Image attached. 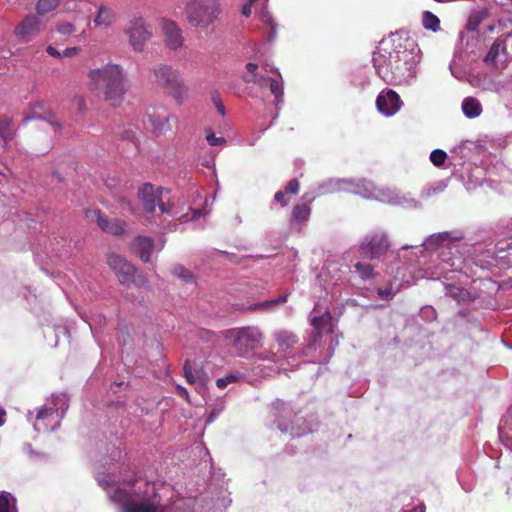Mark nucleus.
<instances>
[{"label": "nucleus", "instance_id": "1", "mask_svg": "<svg viewBox=\"0 0 512 512\" xmlns=\"http://www.w3.org/2000/svg\"><path fill=\"white\" fill-rule=\"evenodd\" d=\"M96 481L118 512H195L182 501L163 506L155 485L134 474L121 478L100 472Z\"/></svg>", "mask_w": 512, "mask_h": 512}, {"label": "nucleus", "instance_id": "2", "mask_svg": "<svg viewBox=\"0 0 512 512\" xmlns=\"http://www.w3.org/2000/svg\"><path fill=\"white\" fill-rule=\"evenodd\" d=\"M373 66L387 84L411 85L417 78L420 49L409 37L392 35L373 53Z\"/></svg>", "mask_w": 512, "mask_h": 512}, {"label": "nucleus", "instance_id": "3", "mask_svg": "<svg viewBox=\"0 0 512 512\" xmlns=\"http://www.w3.org/2000/svg\"><path fill=\"white\" fill-rule=\"evenodd\" d=\"M277 345V351H267L254 355L255 361L267 363L262 375H269L275 372H282L292 369L298 364L295 362L296 354L294 349L298 344V336L287 329H278L272 333Z\"/></svg>", "mask_w": 512, "mask_h": 512}, {"label": "nucleus", "instance_id": "4", "mask_svg": "<svg viewBox=\"0 0 512 512\" xmlns=\"http://www.w3.org/2000/svg\"><path fill=\"white\" fill-rule=\"evenodd\" d=\"M90 87L103 94L112 106L119 105L128 90V81L122 67L107 64L88 73Z\"/></svg>", "mask_w": 512, "mask_h": 512}, {"label": "nucleus", "instance_id": "5", "mask_svg": "<svg viewBox=\"0 0 512 512\" xmlns=\"http://www.w3.org/2000/svg\"><path fill=\"white\" fill-rule=\"evenodd\" d=\"M493 245L487 244L477 238H467L462 240L457 246V254L446 256L444 260L448 261L452 271H461L466 265L473 264L481 269H490L494 264Z\"/></svg>", "mask_w": 512, "mask_h": 512}, {"label": "nucleus", "instance_id": "6", "mask_svg": "<svg viewBox=\"0 0 512 512\" xmlns=\"http://www.w3.org/2000/svg\"><path fill=\"white\" fill-rule=\"evenodd\" d=\"M465 240V234L461 230H449L433 233L422 241V246L427 252L432 265H439L445 269V275L451 270L450 263L444 260L446 256L457 254V246Z\"/></svg>", "mask_w": 512, "mask_h": 512}, {"label": "nucleus", "instance_id": "7", "mask_svg": "<svg viewBox=\"0 0 512 512\" xmlns=\"http://www.w3.org/2000/svg\"><path fill=\"white\" fill-rule=\"evenodd\" d=\"M138 199L143 208L145 218L150 222L157 223L155 219L156 209L159 210V215L173 214L170 190L167 188L144 183L138 189Z\"/></svg>", "mask_w": 512, "mask_h": 512}, {"label": "nucleus", "instance_id": "8", "mask_svg": "<svg viewBox=\"0 0 512 512\" xmlns=\"http://www.w3.org/2000/svg\"><path fill=\"white\" fill-rule=\"evenodd\" d=\"M222 336L241 358L248 357L252 351L260 348L264 341L262 330L254 325L227 329L222 332Z\"/></svg>", "mask_w": 512, "mask_h": 512}, {"label": "nucleus", "instance_id": "9", "mask_svg": "<svg viewBox=\"0 0 512 512\" xmlns=\"http://www.w3.org/2000/svg\"><path fill=\"white\" fill-rule=\"evenodd\" d=\"M69 408V397L66 393L53 395L50 402L38 410L34 429L37 432L56 431Z\"/></svg>", "mask_w": 512, "mask_h": 512}, {"label": "nucleus", "instance_id": "10", "mask_svg": "<svg viewBox=\"0 0 512 512\" xmlns=\"http://www.w3.org/2000/svg\"><path fill=\"white\" fill-rule=\"evenodd\" d=\"M151 73L152 81L168 91L178 104L186 100L188 87L177 69L168 64H158L151 69Z\"/></svg>", "mask_w": 512, "mask_h": 512}, {"label": "nucleus", "instance_id": "11", "mask_svg": "<svg viewBox=\"0 0 512 512\" xmlns=\"http://www.w3.org/2000/svg\"><path fill=\"white\" fill-rule=\"evenodd\" d=\"M337 345L338 340L333 336L326 337L323 343V335L319 331L311 330L304 337L301 355L310 357V362L326 364L332 358Z\"/></svg>", "mask_w": 512, "mask_h": 512}, {"label": "nucleus", "instance_id": "12", "mask_svg": "<svg viewBox=\"0 0 512 512\" xmlns=\"http://www.w3.org/2000/svg\"><path fill=\"white\" fill-rule=\"evenodd\" d=\"M220 12L218 0H189L185 8L187 22L202 29L213 24Z\"/></svg>", "mask_w": 512, "mask_h": 512}, {"label": "nucleus", "instance_id": "13", "mask_svg": "<svg viewBox=\"0 0 512 512\" xmlns=\"http://www.w3.org/2000/svg\"><path fill=\"white\" fill-rule=\"evenodd\" d=\"M397 257L402 259L406 265L418 266L432 279L445 277V269L439 265H432L431 261L428 260L429 256L422 243L420 245H403L397 251Z\"/></svg>", "mask_w": 512, "mask_h": 512}, {"label": "nucleus", "instance_id": "14", "mask_svg": "<svg viewBox=\"0 0 512 512\" xmlns=\"http://www.w3.org/2000/svg\"><path fill=\"white\" fill-rule=\"evenodd\" d=\"M390 245L387 232L377 228L367 232L359 245V251L369 259H380L388 252Z\"/></svg>", "mask_w": 512, "mask_h": 512}, {"label": "nucleus", "instance_id": "15", "mask_svg": "<svg viewBox=\"0 0 512 512\" xmlns=\"http://www.w3.org/2000/svg\"><path fill=\"white\" fill-rule=\"evenodd\" d=\"M128 35L129 43L134 51L141 52L146 43L151 39L152 33L140 15H135L129 21L125 30Z\"/></svg>", "mask_w": 512, "mask_h": 512}, {"label": "nucleus", "instance_id": "16", "mask_svg": "<svg viewBox=\"0 0 512 512\" xmlns=\"http://www.w3.org/2000/svg\"><path fill=\"white\" fill-rule=\"evenodd\" d=\"M275 417L277 420V428L284 434H290L292 437H301L305 434L312 433L315 425L312 422L307 423V426L301 427L298 423H286V419L290 417L291 411L285 407L283 402L277 401L275 403Z\"/></svg>", "mask_w": 512, "mask_h": 512}, {"label": "nucleus", "instance_id": "17", "mask_svg": "<svg viewBox=\"0 0 512 512\" xmlns=\"http://www.w3.org/2000/svg\"><path fill=\"white\" fill-rule=\"evenodd\" d=\"M312 330L319 331L322 335L326 334L327 338L332 336L337 328V320H335L330 311L325 308L320 310L318 305H315L308 318Z\"/></svg>", "mask_w": 512, "mask_h": 512}, {"label": "nucleus", "instance_id": "18", "mask_svg": "<svg viewBox=\"0 0 512 512\" xmlns=\"http://www.w3.org/2000/svg\"><path fill=\"white\" fill-rule=\"evenodd\" d=\"M402 106L400 95L393 89H383L376 98V108L385 117L394 116Z\"/></svg>", "mask_w": 512, "mask_h": 512}, {"label": "nucleus", "instance_id": "19", "mask_svg": "<svg viewBox=\"0 0 512 512\" xmlns=\"http://www.w3.org/2000/svg\"><path fill=\"white\" fill-rule=\"evenodd\" d=\"M107 262L121 284L130 285L135 282L136 268L127 262L124 257L110 254L108 255Z\"/></svg>", "mask_w": 512, "mask_h": 512}, {"label": "nucleus", "instance_id": "20", "mask_svg": "<svg viewBox=\"0 0 512 512\" xmlns=\"http://www.w3.org/2000/svg\"><path fill=\"white\" fill-rule=\"evenodd\" d=\"M147 122L151 131L156 135H163L170 130L169 119L171 114L165 107H150L146 112Z\"/></svg>", "mask_w": 512, "mask_h": 512}, {"label": "nucleus", "instance_id": "21", "mask_svg": "<svg viewBox=\"0 0 512 512\" xmlns=\"http://www.w3.org/2000/svg\"><path fill=\"white\" fill-rule=\"evenodd\" d=\"M41 20L38 15L28 14L15 26L14 35L21 42H30L40 33Z\"/></svg>", "mask_w": 512, "mask_h": 512}, {"label": "nucleus", "instance_id": "22", "mask_svg": "<svg viewBox=\"0 0 512 512\" xmlns=\"http://www.w3.org/2000/svg\"><path fill=\"white\" fill-rule=\"evenodd\" d=\"M346 182L347 178L327 179L322 183H319L313 191L306 193L303 198L306 199L307 202H313L317 197L326 194H332L341 191L346 192Z\"/></svg>", "mask_w": 512, "mask_h": 512}, {"label": "nucleus", "instance_id": "23", "mask_svg": "<svg viewBox=\"0 0 512 512\" xmlns=\"http://www.w3.org/2000/svg\"><path fill=\"white\" fill-rule=\"evenodd\" d=\"M506 48V41L500 38L496 39L484 57V62L490 64L496 69L502 68L507 61V56L509 54L506 52Z\"/></svg>", "mask_w": 512, "mask_h": 512}, {"label": "nucleus", "instance_id": "24", "mask_svg": "<svg viewBox=\"0 0 512 512\" xmlns=\"http://www.w3.org/2000/svg\"><path fill=\"white\" fill-rule=\"evenodd\" d=\"M162 30L165 36V42L169 49L178 50L183 46L184 39L182 36V30L178 25L169 20L162 22Z\"/></svg>", "mask_w": 512, "mask_h": 512}, {"label": "nucleus", "instance_id": "25", "mask_svg": "<svg viewBox=\"0 0 512 512\" xmlns=\"http://www.w3.org/2000/svg\"><path fill=\"white\" fill-rule=\"evenodd\" d=\"M375 185L372 181L367 179H352L347 178L346 192L359 195L366 199H373Z\"/></svg>", "mask_w": 512, "mask_h": 512}, {"label": "nucleus", "instance_id": "26", "mask_svg": "<svg viewBox=\"0 0 512 512\" xmlns=\"http://www.w3.org/2000/svg\"><path fill=\"white\" fill-rule=\"evenodd\" d=\"M93 216L102 231L112 235H122L125 232V222L116 218H108L98 210L93 211Z\"/></svg>", "mask_w": 512, "mask_h": 512}, {"label": "nucleus", "instance_id": "27", "mask_svg": "<svg viewBox=\"0 0 512 512\" xmlns=\"http://www.w3.org/2000/svg\"><path fill=\"white\" fill-rule=\"evenodd\" d=\"M492 251H496L493 266L504 267L512 263V243L504 241L498 242L493 245Z\"/></svg>", "mask_w": 512, "mask_h": 512}, {"label": "nucleus", "instance_id": "28", "mask_svg": "<svg viewBox=\"0 0 512 512\" xmlns=\"http://www.w3.org/2000/svg\"><path fill=\"white\" fill-rule=\"evenodd\" d=\"M153 247L152 238L147 236H137L132 243V250L145 263L150 262Z\"/></svg>", "mask_w": 512, "mask_h": 512}, {"label": "nucleus", "instance_id": "29", "mask_svg": "<svg viewBox=\"0 0 512 512\" xmlns=\"http://www.w3.org/2000/svg\"><path fill=\"white\" fill-rule=\"evenodd\" d=\"M310 202L298 203L293 207L290 223L292 228L300 231L305 223L309 220L311 214Z\"/></svg>", "mask_w": 512, "mask_h": 512}, {"label": "nucleus", "instance_id": "30", "mask_svg": "<svg viewBox=\"0 0 512 512\" xmlns=\"http://www.w3.org/2000/svg\"><path fill=\"white\" fill-rule=\"evenodd\" d=\"M461 109L464 116L468 119L479 117L483 111L480 101L472 96L463 99Z\"/></svg>", "mask_w": 512, "mask_h": 512}, {"label": "nucleus", "instance_id": "31", "mask_svg": "<svg viewBox=\"0 0 512 512\" xmlns=\"http://www.w3.org/2000/svg\"><path fill=\"white\" fill-rule=\"evenodd\" d=\"M391 205L405 209H419L421 207V203L413 198L410 193H403L399 190H396Z\"/></svg>", "mask_w": 512, "mask_h": 512}, {"label": "nucleus", "instance_id": "32", "mask_svg": "<svg viewBox=\"0 0 512 512\" xmlns=\"http://www.w3.org/2000/svg\"><path fill=\"white\" fill-rule=\"evenodd\" d=\"M114 19V10L106 5H100L93 22L96 26L108 28L112 25Z\"/></svg>", "mask_w": 512, "mask_h": 512}, {"label": "nucleus", "instance_id": "33", "mask_svg": "<svg viewBox=\"0 0 512 512\" xmlns=\"http://www.w3.org/2000/svg\"><path fill=\"white\" fill-rule=\"evenodd\" d=\"M183 371H184V375H185V378L188 383H190V384L200 383L201 385L206 384V381L208 379L207 375L201 370L194 372L188 361L185 362Z\"/></svg>", "mask_w": 512, "mask_h": 512}, {"label": "nucleus", "instance_id": "34", "mask_svg": "<svg viewBox=\"0 0 512 512\" xmlns=\"http://www.w3.org/2000/svg\"><path fill=\"white\" fill-rule=\"evenodd\" d=\"M288 295H282L278 298L266 300L262 302L253 303L248 307V310L255 311V310H263V311H271L279 304H283L287 301Z\"/></svg>", "mask_w": 512, "mask_h": 512}, {"label": "nucleus", "instance_id": "35", "mask_svg": "<svg viewBox=\"0 0 512 512\" xmlns=\"http://www.w3.org/2000/svg\"><path fill=\"white\" fill-rule=\"evenodd\" d=\"M352 272L363 281L370 280L376 275L373 265L366 262H356L353 264Z\"/></svg>", "mask_w": 512, "mask_h": 512}, {"label": "nucleus", "instance_id": "36", "mask_svg": "<svg viewBox=\"0 0 512 512\" xmlns=\"http://www.w3.org/2000/svg\"><path fill=\"white\" fill-rule=\"evenodd\" d=\"M445 294L453 299H455L458 303L465 302L469 299V293L467 290L463 289L460 286H456L453 284H446L444 286Z\"/></svg>", "mask_w": 512, "mask_h": 512}, {"label": "nucleus", "instance_id": "37", "mask_svg": "<svg viewBox=\"0 0 512 512\" xmlns=\"http://www.w3.org/2000/svg\"><path fill=\"white\" fill-rule=\"evenodd\" d=\"M396 190L397 189H395V188L376 187L375 186L374 196H373L372 200H376V201L391 205L392 200L395 196Z\"/></svg>", "mask_w": 512, "mask_h": 512}, {"label": "nucleus", "instance_id": "38", "mask_svg": "<svg viewBox=\"0 0 512 512\" xmlns=\"http://www.w3.org/2000/svg\"><path fill=\"white\" fill-rule=\"evenodd\" d=\"M261 21L269 28L267 34L268 42H274L278 34V24L275 21L274 17L272 16L271 13L266 11L262 14Z\"/></svg>", "mask_w": 512, "mask_h": 512}, {"label": "nucleus", "instance_id": "39", "mask_svg": "<svg viewBox=\"0 0 512 512\" xmlns=\"http://www.w3.org/2000/svg\"><path fill=\"white\" fill-rule=\"evenodd\" d=\"M0 512H18L16 498L9 492H0Z\"/></svg>", "mask_w": 512, "mask_h": 512}, {"label": "nucleus", "instance_id": "40", "mask_svg": "<svg viewBox=\"0 0 512 512\" xmlns=\"http://www.w3.org/2000/svg\"><path fill=\"white\" fill-rule=\"evenodd\" d=\"M14 136L12 120L6 116H0V140L4 143L10 141Z\"/></svg>", "mask_w": 512, "mask_h": 512}, {"label": "nucleus", "instance_id": "41", "mask_svg": "<svg viewBox=\"0 0 512 512\" xmlns=\"http://www.w3.org/2000/svg\"><path fill=\"white\" fill-rule=\"evenodd\" d=\"M422 23L425 29L437 32L440 29L439 18L430 11H424L422 15Z\"/></svg>", "mask_w": 512, "mask_h": 512}, {"label": "nucleus", "instance_id": "42", "mask_svg": "<svg viewBox=\"0 0 512 512\" xmlns=\"http://www.w3.org/2000/svg\"><path fill=\"white\" fill-rule=\"evenodd\" d=\"M447 188V183L444 180L438 181L432 185L424 187L421 191V197L426 199L433 195L443 192Z\"/></svg>", "mask_w": 512, "mask_h": 512}, {"label": "nucleus", "instance_id": "43", "mask_svg": "<svg viewBox=\"0 0 512 512\" xmlns=\"http://www.w3.org/2000/svg\"><path fill=\"white\" fill-rule=\"evenodd\" d=\"M270 91L275 96V104L278 106L283 103L284 88L282 80L278 81L273 78H269Z\"/></svg>", "mask_w": 512, "mask_h": 512}, {"label": "nucleus", "instance_id": "44", "mask_svg": "<svg viewBox=\"0 0 512 512\" xmlns=\"http://www.w3.org/2000/svg\"><path fill=\"white\" fill-rule=\"evenodd\" d=\"M60 0H38L36 4L37 15H44L55 10Z\"/></svg>", "mask_w": 512, "mask_h": 512}, {"label": "nucleus", "instance_id": "45", "mask_svg": "<svg viewBox=\"0 0 512 512\" xmlns=\"http://www.w3.org/2000/svg\"><path fill=\"white\" fill-rule=\"evenodd\" d=\"M138 134H139V132L137 131V129H135L134 127L129 125L127 128H125L121 132L120 135H121L122 140L131 142L134 146V149L138 150V146H139V138L137 136Z\"/></svg>", "mask_w": 512, "mask_h": 512}, {"label": "nucleus", "instance_id": "46", "mask_svg": "<svg viewBox=\"0 0 512 512\" xmlns=\"http://www.w3.org/2000/svg\"><path fill=\"white\" fill-rule=\"evenodd\" d=\"M447 158V153L442 149H434L430 153V161L436 167H441L445 163Z\"/></svg>", "mask_w": 512, "mask_h": 512}, {"label": "nucleus", "instance_id": "47", "mask_svg": "<svg viewBox=\"0 0 512 512\" xmlns=\"http://www.w3.org/2000/svg\"><path fill=\"white\" fill-rule=\"evenodd\" d=\"M419 316L426 322H432L436 320L437 312L432 306L426 305L420 309Z\"/></svg>", "mask_w": 512, "mask_h": 512}, {"label": "nucleus", "instance_id": "48", "mask_svg": "<svg viewBox=\"0 0 512 512\" xmlns=\"http://www.w3.org/2000/svg\"><path fill=\"white\" fill-rule=\"evenodd\" d=\"M241 377H242V375L239 373H236V374L231 373V374L226 375L225 377L218 378L216 380V385L218 388L223 389L228 384L237 382Z\"/></svg>", "mask_w": 512, "mask_h": 512}, {"label": "nucleus", "instance_id": "49", "mask_svg": "<svg viewBox=\"0 0 512 512\" xmlns=\"http://www.w3.org/2000/svg\"><path fill=\"white\" fill-rule=\"evenodd\" d=\"M173 274L175 276L185 280L186 282H193V280H194V277L191 274V272L189 270H187L185 267H183L182 265L175 266L173 269Z\"/></svg>", "mask_w": 512, "mask_h": 512}, {"label": "nucleus", "instance_id": "50", "mask_svg": "<svg viewBox=\"0 0 512 512\" xmlns=\"http://www.w3.org/2000/svg\"><path fill=\"white\" fill-rule=\"evenodd\" d=\"M242 80L246 83H250V82L256 83L259 86H264V85H266L267 82H269V78H267L264 75L259 74V73H255L254 75H251V76L243 75Z\"/></svg>", "mask_w": 512, "mask_h": 512}, {"label": "nucleus", "instance_id": "51", "mask_svg": "<svg viewBox=\"0 0 512 512\" xmlns=\"http://www.w3.org/2000/svg\"><path fill=\"white\" fill-rule=\"evenodd\" d=\"M224 404L223 402H219L218 404L214 405L211 410L208 412L207 418H206V424H211L215 421V419L218 417V415L223 411Z\"/></svg>", "mask_w": 512, "mask_h": 512}, {"label": "nucleus", "instance_id": "52", "mask_svg": "<svg viewBox=\"0 0 512 512\" xmlns=\"http://www.w3.org/2000/svg\"><path fill=\"white\" fill-rule=\"evenodd\" d=\"M211 100H212L213 104L215 105V108H216L218 114L221 115L222 117H224L226 115V110H225L224 104L222 102V99H221L219 93L213 92L211 94Z\"/></svg>", "mask_w": 512, "mask_h": 512}, {"label": "nucleus", "instance_id": "53", "mask_svg": "<svg viewBox=\"0 0 512 512\" xmlns=\"http://www.w3.org/2000/svg\"><path fill=\"white\" fill-rule=\"evenodd\" d=\"M206 141L210 146H219L226 142L225 138L217 137L213 132L206 134Z\"/></svg>", "mask_w": 512, "mask_h": 512}, {"label": "nucleus", "instance_id": "54", "mask_svg": "<svg viewBox=\"0 0 512 512\" xmlns=\"http://www.w3.org/2000/svg\"><path fill=\"white\" fill-rule=\"evenodd\" d=\"M290 198L285 191H277L274 195V202L280 204L282 207L288 205Z\"/></svg>", "mask_w": 512, "mask_h": 512}, {"label": "nucleus", "instance_id": "55", "mask_svg": "<svg viewBox=\"0 0 512 512\" xmlns=\"http://www.w3.org/2000/svg\"><path fill=\"white\" fill-rule=\"evenodd\" d=\"M57 31L62 35H69L75 31V26L72 23L63 22L57 26Z\"/></svg>", "mask_w": 512, "mask_h": 512}, {"label": "nucleus", "instance_id": "56", "mask_svg": "<svg viewBox=\"0 0 512 512\" xmlns=\"http://www.w3.org/2000/svg\"><path fill=\"white\" fill-rule=\"evenodd\" d=\"M287 194H297L299 191V182L297 179L290 180L284 190Z\"/></svg>", "mask_w": 512, "mask_h": 512}, {"label": "nucleus", "instance_id": "57", "mask_svg": "<svg viewBox=\"0 0 512 512\" xmlns=\"http://www.w3.org/2000/svg\"><path fill=\"white\" fill-rule=\"evenodd\" d=\"M68 334H69V331L65 326H58L57 328H55V336L57 339L52 346L56 347L58 345V339H59L60 335L67 336Z\"/></svg>", "mask_w": 512, "mask_h": 512}, {"label": "nucleus", "instance_id": "58", "mask_svg": "<svg viewBox=\"0 0 512 512\" xmlns=\"http://www.w3.org/2000/svg\"><path fill=\"white\" fill-rule=\"evenodd\" d=\"M3 5L7 8H14L17 5H24V0H3Z\"/></svg>", "mask_w": 512, "mask_h": 512}, {"label": "nucleus", "instance_id": "59", "mask_svg": "<svg viewBox=\"0 0 512 512\" xmlns=\"http://www.w3.org/2000/svg\"><path fill=\"white\" fill-rule=\"evenodd\" d=\"M378 295L382 299H389L393 296L391 289H378Z\"/></svg>", "mask_w": 512, "mask_h": 512}, {"label": "nucleus", "instance_id": "60", "mask_svg": "<svg viewBox=\"0 0 512 512\" xmlns=\"http://www.w3.org/2000/svg\"><path fill=\"white\" fill-rule=\"evenodd\" d=\"M79 51V48L77 47H70V48H66L63 53H62V57H72L74 55H76Z\"/></svg>", "mask_w": 512, "mask_h": 512}, {"label": "nucleus", "instance_id": "61", "mask_svg": "<svg viewBox=\"0 0 512 512\" xmlns=\"http://www.w3.org/2000/svg\"><path fill=\"white\" fill-rule=\"evenodd\" d=\"M46 51L47 53L52 56V57H55V58H61L62 57V53H60L55 47L53 46H48L46 48Z\"/></svg>", "mask_w": 512, "mask_h": 512}, {"label": "nucleus", "instance_id": "62", "mask_svg": "<svg viewBox=\"0 0 512 512\" xmlns=\"http://www.w3.org/2000/svg\"><path fill=\"white\" fill-rule=\"evenodd\" d=\"M251 4H252L251 2H248L242 6V14L245 17H249L251 15V12H252Z\"/></svg>", "mask_w": 512, "mask_h": 512}, {"label": "nucleus", "instance_id": "63", "mask_svg": "<svg viewBox=\"0 0 512 512\" xmlns=\"http://www.w3.org/2000/svg\"><path fill=\"white\" fill-rule=\"evenodd\" d=\"M257 68H258V65H257L256 63L248 62V63L246 64V69H247V71H248V72H250L252 75H254L255 73H257V72H256Z\"/></svg>", "mask_w": 512, "mask_h": 512}, {"label": "nucleus", "instance_id": "64", "mask_svg": "<svg viewBox=\"0 0 512 512\" xmlns=\"http://www.w3.org/2000/svg\"><path fill=\"white\" fill-rule=\"evenodd\" d=\"M6 411L3 407H0V427L5 423Z\"/></svg>", "mask_w": 512, "mask_h": 512}]
</instances>
